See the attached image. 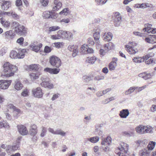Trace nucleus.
<instances>
[{"mask_svg":"<svg viewBox=\"0 0 156 156\" xmlns=\"http://www.w3.org/2000/svg\"><path fill=\"white\" fill-rule=\"evenodd\" d=\"M5 35V39H11L14 37L15 34L12 30H10L6 32Z\"/></svg>","mask_w":156,"mask_h":156,"instance_id":"17","label":"nucleus"},{"mask_svg":"<svg viewBox=\"0 0 156 156\" xmlns=\"http://www.w3.org/2000/svg\"><path fill=\"white\" fill-rule=\"evenodd\" d=\"M0 5L2 9L7 10L11 6V2L9 1L0 0Z\"/></svg>","mask_w":156,"mask_h":156,"instance_id":"12","label":"nucleus"},{"mask_svg":"<svg viewBox=\"0 0 156 156\" xmlns=\"http://www.w3.org/2000/svg\"><path fill=\"white\" fill-rule=\"evenodd\" d=\"M129 145L124 142H122L120 144L119 149L120 151L125 153H127L128 150Z\"/></svg>","mask_w":156,"mask_h":156,"instance_id":"15","label":"nucleus"},{"mask_svg":"<svg viewBox=\"0 0 156 156\" xmlns=\"http://www.w3.org/2000/svg\"><path fill=\"white\" fill-rule=\"evenodd\" d=\"M10 57L13 59L18 58V53L15 51H12L10 53Z\"/></svg>","mask_w":156,"mask_h":156,"instance_id":"39","label":"nucleus"},{"mask_svg":"<svg viewBox=\"0 0 156 156\" xmlns=\"http://www.w3.org/2000/svg\"><path fill=\"white\" fill-rule=\"evenodd\" d=\"M24 40V39L23 37H21L17 40L16 43L20 45H22L23 44Z\"/></svg>","mask_w":156,"mask_h":156,"instance_id":"56","label":"nucleus"},{"mask_svg":"<svg viewBox=\"0 0 156 156\" xmlns=\"http://www.w3.org/2000/svg\"><path fill=\"white\" fill-rule=\"evenodd\" d=\"M19 132L22 135H25L28 133V132L26 127L23 125H20L17 126Z\"/></svg>","mask_w":156,"mask_h":156,"instance_id":"14","label":"nucleus"},{"mask_svg":"<svg viewBox=\"0 0 156 156\" xmlns=\"http://www.w3.org/2000/svg\"><path fill=\"white\" fill-rule=\"evenodd\" d=\"M11 80H0V89L2 90L7 89L11 84Z\"/></svg>","mask_w":156,"mask_h":156,"instance_id":"9","label":"nucleus"},{"mask_svg":"<svg viewBox=\"0 0 156 156\" xmlns=\"http://www.w3.org/2000/svg\"><path fill=\"white\" fill-rule=\"evenodd\" d=\"M108 148H112L114 147V144L112 143V138L108 136Z\"/></svg>","mask_w":156,"mask_h":156,"instance_id":"46","label":"nucleus"},{"mask_svg":"<svg viewBox=\"0 0 156 156\" xmlns=\"http://www.w3.org/2000/svg\"><path fill=\"white\" fill-rule=\"evenodd\" d=\"M150 111L152 112L156 111V104L152 105L151 107L150 108Z\"/></svg>","mask_w":156,"mask_h":156,"instance_id":"64","label":"nucleus"},{"mask_svg":"<svg viewBox=\"0 0 156 156\" xmlns=\"http://www.w3.org/2000/svg\"><path fill=\"white\" fill-rule=\"evenodd\" d=\"M147 85H144L143 86L140 87H135L136 88V92H140L144 89L145 88L147 87Z\"/></svg>","mask_w":156,"mask_h":156,"instance_id":"55","label":"nucleus"},{"mask_svg":"<svg viewBox=\"0 0 156 156\" xmlns=\"http://www.w3.org/2000/svg\"><path fill=\"white\" fill-rule=\"evenodd\" d=\"M9 12L10 14L9 15H8V16H11L15 20H17L20 18V16L18 15L15 12Z\"/></svg>","mask_w":156,"mask_h":156,"instance_id":"38","label":"nucleus"},{"mask_svg":"<svg viewBox=\"0 0 156 156\" xmlns=\"http://www.w3.org/2000/svg\"><path fill=\"white\" fill-rule=\"evenodd\" d=\"M48 130L49 132L54 135H60L62 136L66 135V133L61 129H57L55 131L53 128L49 127Z\"/></svg>","mask_w":156,"mask_h":156,"instance_id":"10","label":"nucleus"},{"mask_svg":"<svg viewBox=\"0 0 156 156\" xmlns=\"http://www.w3.org/2000/svg\"><path fill=\"white\" fill-rule=\"evenodd\" d=\"M50 37L51 39L53 40L59 39L61 38L58 32L57 34L51 35Z\"/></svg>","mask_w":156,"mask_h":156,"instance_id":"51","label":"nucleus"},{"mask_svg":"<svg viewBox=\"0 0 156 156\" xmlns=\"http://www.w3.org/2000/svg\"><path fill=\"white\" fill-rule=\"evenodd\" d=\"M99 137L98 136H95L87 138V141H89L92 143H95L98 142L99 140Z\"/></svg>","mask_w":156,"mask_h":156,"instance_id":"27","label":"nucleus"},{"mask_svg":"<svg viewBox=\"0 0 156 156\" xmlns=\"http://www.w3.org/2000/svg\"><path fill=\"white\" fill-rule=\"evenodd\" d=\"M42 46V44L41 43H39L37 42H34L30 45L32 50L36 52H37L40 50Z\"/></svg>","mask_w":156,"mask_h":156,"instance_id":"11","label":"nucleus"},{"mask_svg":"<svg viewBox=\"0 0 156 156\" xmlns=\"http://www.w3.org/2000/svg\"><path fill=\"white\" fill-rule=\"evenodd\" d=\"M78 49L77 47H76V48L74 49V50H73L72 52H73L72 53V56L73 57H75L77 55V53H78Z\"/></svg>","mask_w":156,"mask_h":156,"instance_id":"62","label":"nucleus"},{"mask_svg":"<svg viewBox=\"0 0 156 156\" xmlns=\"http://www.w3.org/2000/svg\"><path fill=\"white\" fill-rule=\"evenodd\" d=\"M42 130L40 134V136L43 137L45 135L47 130L45 127L42 126Z\"/></svg>","mask_w":156,"mask_h":156,"instance_id":"53","label":"nucleus"},{"mask_svg":"<svg viewBox=\"0 0 156 156\" xmlns=\"http://www.w3.org/2000/svg\"><path fill=\"white\" fill-rule=\"evenodd\" d=\"M23 87V84L20 82L16 81L15 83L14 87L17 90H20Z\"/></svg>","mask_w":156,"mask_h":156,"instance_id":"28","label":"nucleus"},{"mask_svg":"<svg viewBox=\"0 0 156 156\" xmlns=\"http://www.w3.org/2000/svg\"><path fill=\"white\" fill-rule=\"evenodd\" d=\"M88 48V46L85 44H84L82 46L81 50L83 53L86 54L87 49Z\"/></svg>","mask_w":156,"mask_h":156,"instance_id":"48","label":"nucleus"},{"mask_svg":"<svg viewBox=\"0 0 156 156\" xmlns=\"http://www.w3.org/2000/svg\"><path fill=\"white\" fill-rule=\"evenodd\" d=\"M58 33L60 36L61 38L65 39V36L66 33V31H63L62 30H59L58 31Z\"/></svg>","mask_w":156,"mask_h":156,"instance_id":"47","label":"nucleus"},{"mask_svg":"<svg viewBox=\"0 0 156 156\" xmlns=\"http://www.w3.org/2000/svg\"><path fill=\"white\" fill-rule=\"evenodd\" d=\"M49 62L52 66L57 68L61 65V60L55 55H52L50 57Z\"/></svg>","mask_w":156,"mask_h":156,"instance_id":"3","label":"nucleus"},{"mask_svg":"<svg viewBox=\"0 0 156 156\" xmlns=\"http://www.w3.org/2000/svg\"><path fill=\"white\" fill-rule=\"evenodd\" d=\"M20 148V144L19 142L13 146L8 145L6 151L8 154L9 155L11 154L13 151L19 149Z\"/></svg>","mask_w":156,"mask_h":156,"instance_id":"8","label":"nucleus"},{"mask_svg":"<svg viewBox=\"0 0 156 156\" xmlns=\"http://www.w3.org/2000/svg\"><path fill=\"white\" fill-rule=\"evenodd\" d=\"M27 28L23 25H20L16 31V33L18 35L25 36L27 32Z\"/></svg>","mask_w":156,"mask_h":156,"instance_id":"7","label":"nucleus"},{"mask_svg":"<svg viewBox=\"0 0 156 156\" xmlns=\"http://www.w3.org/2000/svg\"><path fill=\"white\" fill-rule=\"evenodd\" d=\"M32 92L34 97L38 98H41L43 94L42 90L40 87L33 89Z\"/></svg>","mask_w":156,"mask_h":156,"instance_id":"5","label":"nucleus"},{"mask_svg":"<svg viewBox=\"0 0 156 156\" xmlns=\"http://www.w3.org/2000/svg\"><path fill=\"white\" fill-rule=\"evenodd\" d=\"M10 13L9 12H5L0 10V17L4 16H8L9 15Z\"/></svg>","mask_w":156,"mask_h":156,"instance_id":"59","label":"nucleus"},{"mask_svg":"<svg viewBox=\"0 0 156 156\" xmlns=\"http://www.w3.org/2000/svg\"><path fill=\"white\" fill-rule=\"evenodd\" d=\"M117 58H113L112 61L109 64V69L110 70H114L116 66Z\"/></svg>","mask_w":156,"mask_h":156,"instance_id":"18","label":"nucleus"},{"mask_svg":"<svg viewBox=\"0 0 156 156\" xmlns=\"http://www.w3.org/2000/svg\"><path fill=\"white\" fill-rule=\"evenodd\" d=\"M41 80L42 81L41 83V86L45 88H47L49 89H51L54 88V84L50 82L49 79L45 76H41Z\"/></svg>","mask_w":156,"mask_h":156,"instance_id":"2","label":"nucleus"},{"mask_svg":"<svg viewBox=\"0 0 156 156\" xmlns=\"http://www.w3.org/2000/svg\"><path fill=\"white\" fill-rule=\"evenodd\" d=\"M114 16L115 17L114 23V25L116 27H118L121 22L122 17L120 13L118 12H115L114 13Z\"/></svg>","mask_w":156,"mask_h":156,"instance_id":"6","label":"nucleus"},{"mask_svg":"<svg viewBox=\"0 0 156 156\" xmlns=\"http://www.w3.org/2000/svg\"><path fill=\"white\" fill-rule=\"evenodd\" d=\"M100 55L102 56H104L107 52V49L106 48L104 49H101L99 51Z\"/></svg>","mask_w":156,"mask_h":156,"instance_id":"63","label":"nucleus"},{"mask_svg":"<svg viewBox=\"0 0 156 156\" xmlns=\"http://www.w3.org/2000/svg\"><path fill=\"white\" fill-rule=\"evenodd\" d=\"M133 61L134 62L140 63L144 62V60L142 59V57H136L133 58Z\"/></svg>","mask_w":156,"mask_h":156,"instance_id":"34","label":"nucleus"},{"mask_svg":"<svg viewBox=\"0 0 156 156\" xmlns=\"http://www.w3.org/2000/svg\"><path fill=\"white\" fill-rule=\"evenodd\" d=\"M69 13V11L68 8H65L63 9L62 11L60 12V14H63L65 15H67Z\"/></svg>","mask_w":156,"mask_h":156,"instance_id":"52","label":"nucleus"},{"mask_svg":"<svg viewBox=\"0 0 156 156\" xmlns=\"http://www.w3.org/2000/svg\"><path fill=\"white\" fill-rule=\"evenodd\" d=\"M82 79L86 82H88L90 80V77L86 75L83 76Z\"/></svg>","mask_w":156,"mask_h":156,"instance_id":"60","label":"nucleus"},{"mask_svg":"<svg viewBox=\"0 0 156 156\" xmlns=\"http://www.w3.org/2000/svg\"><path fill=\"white\" fill-rule=\"evenodd\" d=\"M0 20L1 23L3 27L6 28L9 27L10 23L9 21L4 20L3 18H1Z\"/></svg>","mask_w":156,"mask_h":156,"instance_id":"26","label":"nucleus"},{"mask_svg":"<svg viewBox=\"0 0 156 156\" xmlns=\"http://www.w3.org/2000/svg\"><path fill=\"white\" fill-rule=\"evenodd\" d=\"M134 35L138 37H142L144 36L143 34L142 33L136 31H134L133 32Z\"/></svg>","mask_w":156,"mask_h":156,"instance_id":"57","label":"nucleus"},{"mask_svg":"<svg viewBox=\"0 0 156 156\" xmlns=\"http://www.w3.org/2000/svg\"><path fill=\"white\" fill-rule=\"evenodd\" d=\"M143 38L144 40L147 43H153V41L152 38V35L150 37H146L144 36L143 37Z\"/></svg>","mask_w":156,"mask_h":156,"instance_id":"42","label":"nucleus"},{"mask_svg":"<svg viewBox=\"0 0 156 156\" xmlns=\"http://www.w3.org/2000/svg\"><path fill=\"white\" fill-rule=\"evenodd\" d=\"M20 25L19 23L16 21H14L12 23V26L14 29L15 32Z\"/></svg>","mask_w":156,"mask_h":156,"instance_id":"45","label":"nucleus"},{"mask_svg":"<svg viewBox=\"0 0 156 156\" xmlns=\"http://www.w3.org/2000/svg\"><path fill=\"white\" fill-rule=\"evenodd\" d=\"M13 116L14 119H17L20 116V110L19 109L16 108L13 111Z\"/></svg>","mask_w":156,"mask_h":156,"instance_id":"35","label":"nucleus"},{"mask_svg":"<svg viewBox=\"0 0 156 156\" xmlns=\"http://www.w3.org/2000/svg\"><path fill=\"white\" fill-rule=\"evenodd\" d=\"M3 68V75L6 77L12 76L18 70L17 67L15 65H12L8 62L4 64Z\"/></svg>","mask_w":156,"mask_h":156,"instance_id":"1","label":"nucleus"},{"mask_svg":"<svg viewBox=\"0 0 156 156\" xmlns=\"http://www.w3.org/2000/svg\"><path fill=\"white\" fill-rule=\"evenodd\" d=\"M156 145V143L154 141H150L147 146V150L151 152V151L154 149Z\"/></svg>","mask_w":156,"mask_h":156,"instance_id":"32","label":"nucleus"},{"mask_svg":"<svg viewBox=\"0 0 156 156\" xmlns=\"http://www.w3.org/2000/svg\"><path fill=\"white\" fill-rule=\"evenodd\" d=\"M136 43L133 42H129L127 45H125V49L130 54H135L138 52L136 48H135L133 46Z\"/></svg>","mask_w":156,"mask_h":156,"instance_id":"4","label":"nucleus"},{"mask_svg":"<svg viewBox=\"0 0 156 156\" xmlns=\"http://www.w3.org/2000/svg\"><path fill=\"white\" fill-rule=\"evenodd\" d=\"M60 29V27L58 26H52L49 27L48 29V33L50 34L52 31L58 30Z\"/></svg>","mask_w":156,"mask_h":156,"instance_id":"43","label":"nucleus"},{"mask_svg":"<svg viewBox=\"0 0 156 156\" xmlns=\"http://www.w3.org/2000/svg\"><path fill=\"white\" fill-rule=\"evenodd\" d=\"M144 128V126L140 125L136 127L135 130L136 132L138 133L144 134H145Z\"/></svg>","mask_w":156,"mask_h":156,"instance_id":"20","label":"nucleus"},{"mask_svg":"<svg viewBox=\"0 0 156 156\" xmlns=\"http://www.w3.org/2000/svg\"><path fill=\"white\" fill-rule=\"evenodd\" d=\"M122 134L123 135H126L128 136H131L134 133L133 132H129L127 131H124L122 132Z\"/></svg>","mask_w":156,"mask_h":156,"instance_id":"58","label":"nucleus"},{"mask_svg":"<svg viewBox=\"0 0 156 156\" xmlns=\"http://www.w3.org/2000/svg\"><path fill=\"white\" fill-rule=\"evenodd\" d=\"M60 96V94L58 93L54 94L51 98L52 101H53L58 98Z\"/></svg>","mask_w":156,"mask_h":156,"instance_id":"49","label":"nucleus"},{"mask_svg":"<svg viewBox=\"0 0 156 156\" xmlns=\"http://www.w3.org/2000/svg\"><path fill=\"white\" fill-rule=\"evenodd\" d=\"M9 127V125L7 122L5 121L0 122V128L2 127L8 128Z\"/></svg>","mask_w":156,"mask_h":156,"instance_id":"44","label":"nucleus"},{"mask_svg":"<svg viewBox=\"0 0 156 156\" xmlns=\"http://www.w3.org/2000/svg\"><path fill=\"white\" fill-rule=\"evenodd\" d=\"M29 90L27 89H24L23 90L21 95L24 97H27L29 96Z\"/></svg>","mask_w":156,"mask_h":156,"instance_id":"37","label":"nucleus"},{"mask_svg":"<svg viewBox=\"0 0 156 156\" xmlns=\"http://www.w3.org/2000/svg\"><path fill=\"white\" fill-rule=\"evenodd\" d=\"M129 112L128 109H124L120 112L119 115L122 118H126L129 115Z\"/></svg>","mask_w":156,"mask_h":156,"instance_id":"19","label":"nucleus"},{"mask_svg":"<svg viewBox=\"0 0 156 156\" xmlns=\"http://www.w3.org/2000/svg\"><path fill=\"white\" fill-rule=\"evenodd\" d=\"M43 17L44 19H47L49 18H51L52 19H55L57 18L56 16L51 12L49 11H45L44 12L43 14Z\"/></svg>","mask_w":156,"mask_h":156,"instance_id":"13","label":"nucleus"},{"mask_svg":"<svg viewBox=\"0 0 156 156\" xmlns=\"http://www.w3.org/2000/svg\"><path fill=\"white\" fill-rule=\"evenodd\" d=\"M26 52V49H22L20 50L18 53V58H23L24 57L25 54Z\"/></svg>","mask_w":156,"mask_h":156,"instance_id":"31","label":"nucleus"},{"mask_svg":"<svg viewBox=\"0 0 156 156\" xmlns=\"http://www.w3.org/2000/svg\"><path fill=\"white\" fill-rule=\"evenodd\" d=\"M40 1L42 5L44 6H46L49 2L48 0H40Z\"/></svg>","mask_w":156,"mask_h":156,"instance_id":"61","label":"nucleus"},{"mask_svg":"<svg viewBox=\"0 0 156 156\" xmlns=\"http://www.w3.org/2000/svg\"><path fill=\"white\" fill-rule=\"evenodd\" d=\"M73 38V34L69 31H67L65 36V38L68 40H71Z\"/></svg>","mask_w":156,"mask_h":156,"instance_id":"41","label":"nucleus"},{"mask_svg":"<svg viewBox=\"0 0 156 156\" xmlns=\"http://www.w3.org/2000/svg\"><path fill=\"white\" fill-rule=\"evenodd\" d=\"M41 67L38 64H32L29 66L30 70L38 71L41 69Z\"/></svg>","mask_w":156,"mask_h":156,"instance_id":"22","label":"nucleus"},{"mask_svg":"<svg viewBox=\"0 0 156 156\" xmlns=\"http://www.w3.org/2000/svg\"><path fill=\"white\" fill-rule=\"evenodd\" d=\"M44 71L45 72H48L51 74H56L59 73L60 69L56 68L52 69L47 67L44 69Z\"/></svg>","mask_w":156,"mask_h":156,"instance_id":"16","label":"nucleus"},{"mask_svg":"<svg viewBox=\"0 0 156 156\" xmlns=\"http://www.w3.org/2000/svg\"><path fill=\"white\" fill-rule=\"evenodd\" d=\"M140 156H149L151 154V152L147 149L145 148L141 150L139 152Z\"/></svg>","mask_w":156,"mask_h":156,"instance_id":"24","label":"nucleus"},{"mask_svg":"<svg viewBox=\"0 0 156 156\" xmlns=\"http://www.w3.org/2000/svg\"><path fill=\"white\" fill-rule=\"evenodd\" d=\"M100 29L97 28L94 30L95 33L93 34V36L95 41H98L99 40L100 37Z\"/></svg>","mask_w":156,"mask_h":156,"instance_id":"30","label":"nucleus"},{"mask_svg":"<svg viewBox=\"0 0 156 156\" xmlns=\"http://www.w3.org/2000/svg\"><path fill=\"white\" fill-rule=\"evenodd\" d=\"M37 133V130L30 129L29 134L32 136H34Z\"/></svg>","mask_w":156,"mask_h":156,"instance_id":"50","label":"nucleus"},{"mask_svg":"<svg viewBox=\"0 0 156 156\" xmlns=\"http://www.w3.org/2000/svg\"><path fill=\"white\" fill-rule=\"evenodd\" d=\"M136 88L135 87H131L125 91V94L128 95L131 94L136 90Z\"/></svg>","mask_w":156,"mask_h":156,"instance_id":"36","label":"nucleus"},{"mask_svg":"<svg viewBox=\"0 0 156 156\" xmlns=\"http://www.w3.org/2000/svg\"><path fill=\"white\" fill-rule=\"evenodd\" d=\"M54 4L55 6L53 7L54 11H57L60 9L62 6V3L58 0H55Z\"/></svg>","mask_w":156,"mask_h":156,"instance_id":"21","label":"nucleus"},{"mask_svg":"<svg viewBox=\"0 0 156 156\" xmlns=\"http://www.w3.org/2000/svg\"><path fill=\"white\" fill-rule=\"evenodd\" d=\"M107 1V0H96L97 3L100 5L105 4Z\"/></svg>","mask_w":156,"mask_h":156,"instance_id":"54","label":"nucleus"},{"mask_svg":"<svg viewBox=\"0 0 156 156\" xmlns=\"http://www.w3.org/2000/svg\"><path fill=\"white\" fill-rule=\"evenodd\" d=\"M97 60V58L94 56L87 58L86 62L87 63L93 64H94Z\"/></svg>","mask_w":156,"mask_h":156,"instance_id":"29","label":"nucleus"},{"mask_svg":"<svg viewBox=\"0 0 156 156\" xmlns=\"http://www.w3.org/2000/svg\"><path fill=\"white\" fill-rule=\"evenodd\" d=\"M144 132L146 133H152L153 132V128L151 126H145Z\"/></svg>","mask_w":156,"mask_h":156,"instance_id":"40","label":"nucleus"},{"mask_svg":"<svg viewBox=\"0 0 156 156\" xmlns=\"http://www.w3.org/2000/svg\"><path fill=\"white\" fill-rule=\"evenodd\" d=\"M144 28L143 29V30L144 32L147 31L149 33L150 31L151 30L152 25L149 23L146 24L144 25Z\"/></svg>","mask_w":156,"mask_h":156,"instance_id":"33","label":"nucleus"},{"mask_svg":"<svg viewBox=\"0 0 156 156\" xmlns=\"http://www.w3.org/2000/svg\"><path fill=\"white\" fill-rule=\"evenodd\" d=\"M102 141L101 143V148L105 151H106L107 147V137L105 138H102Z\"/></svg>","mask_w":156,"mask_h":156,"instance_id":"23","label":"nucleus"},{"mask_svg":"<svg viewBox=\"0 0 156 156\" xmlns=\"http://www.w3.org/2000/svg\"><path fill=\"white\" fill-rule=\"evenodd\" d=\"M41 73H30L29 75L30 78L32 80H35L38 79Z\"/></svg>","mask_w":156,"mask_h":156,"instance_id":"25","label":"nucleus"}]
</instances>
